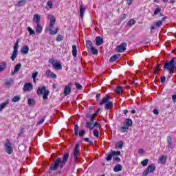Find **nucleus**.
Returning <instances> with one entry per match:
<instances>
[{
    "label": "nucleus",
    "mask_w": 176,
    "mask_h": 176,
    "mask_svg": "<svg viewBox=\"0 0 176 176\" xmlns=\"http://www.w3.org/2000/svg\"><path fill=\"white\" fill-rule=\"evenodd\" d=\"M68 159H69V153H65L63 155L62 159L60 157H58L50 166L49 173L52 174V171H57V170H58V167H60V168H63L65 164H67Z\"/></svg>",
    "instance_id": "f257e3e1"
},
{
    "label": "nucleus",
    "mask_w": 176,
    "mask_h": 176,
    "mask_svg": "<svg viewBox=\"0 0 176 176\" xmlns=\"http://www.w3.org/2000/svg\"><path fill=\"white\" fill-rule=\"evenodd\" d=\"M49 19L50 20L49 26L46 28L45 31L50 32V35H56L60 31L58 28H56L55 30H53L54 28V25L56 24V18L53 16H50Z\"/></svg>",
    "instance_id": "f03ea898"
},
{
    "label": "nucleus",
    "mask_w": 176,
    "mask_h": 176,
    "mask_svg": "<svg viewBox=\"0 0 176 176\" xmlns=\"http://www.w3.org/2000/svg\"><path fill=\"white\" fill-rule=\"evenodd\" d=\"M110 99L111 98L109 96L104 97L100 103V106L101 107L104 104V109H111L113 107V102H109Z\"/></svg>",
    "instance_id": "7ed1b4c3"
},
{
    "label": "nucleus",
    "mask_w": 176,
    "mask_h": 176,
    "mask_svg": "<svg viewBox=\"0 0 176 176\" xmlns=\"http://www.w3.org/2000/svg\"><path fill=\"white\" fill-rule=\"evenodd\" d=\"M131 126H133V120L127 118L124 122L123 126L120 128V131H121V133H127L129 127H131Z\"/></svg>",
    "instance_id": "20e7f679"
},
{
    "label": "nucleus",
    "mask_w": 176,
    "mask_h": 176,
    "mask_svg": "<svg viewBox=\"0 0 176 176\" xmlns=\"http://www.w3.org/2000/svg\"><path fill=\"white\" fill-rule=\"evenodd\" d=\"M19 52V41H16L14 45V50L12 53V56L10 57L12 61H14L16 58H17V53Z\"/></svg>",
    "instance_id": "39448f33"
},
{
    "label": "nucleus",
    "mask_w": 176,
    "mask_h": 176,
    "mask_svg": "<svg viewBox=\"0 0 176 176\" xmlns=\"http://www.w3.org/2000/svg\"><path fill=\"white\" fill-rule=\"evenodd\" d=\"M4 146L8 155H12V153H13V147L12 146V143L10 142L6 141L4 144Z\"/></svg>",
    "instance_id": "423d86ee"
},
{
    "label": "nucleus",
    "mask_w": 176,
    "mask_h": 176,
    "mask_svg": "<svg viewBox=\"0 0 176 176\" xmlns=\"http://www.w3.org/2000/svg\"><path fill=\"white\" fill-rule=\"evenodd\" d=\"M156 170V166L155 164H151L148 168L143 172V176L148 175V173H153Z\"/></svg>",
    "instance_id": "0eeeda50"
},
{
    "label": "nucleus",
    "mask_w": 176,
    "mask_h": 176,
    "mask_svg": "<svg viewBox=\"0 0 176 176\" xmlns=\"http://www.w3.org/2000/svg\"><path fill=\"white\" fill-rule=\"evenodd\" d=\"M49 63L53 65L55 69H57L58 71L63 69V65H61L60 62H54L53 59H49Z\"/></svg>",
    "instance_id": "6e6552de"
},
{
    "label": "nucleus",
    "mask_w": 176,
    "mask_h": 176,
    "mask_svg": "<svg viewBox=\"0 0 176 176\" xmlns=\"http://www.w3.org/2000/svg\"><path fill=\"white\" fill-rule=\"evenodd\" d=\"M126 47H127V43H122L116 47V52L118 53H123V52H126Z\"/></svg>",
    "instance_id": "1a4fd4ad"
},
{
    "label": "nucleus",
    "mask_w": 176,
    "mask_h": 176,
    "mask_svg": "<svg viewBox=\"0 0 176 176\" xmlns=\"http://www.w3.org/2000/svg\"><path fill=\"white\" fill-rule=\"evenodd\" d=\"M79 148H80V144H79V143H77L73 151V155L74 156L75 160H78V156H79Z\"/></svg>",
    "instance_id": "9d476101"
},
{
    "label": "nucleus",
    "mask_w": 176,
    "mask_h": 176,
    "mask_svg": "<svg viewBox=\"0 0 176 176\" xmlns=\"http://www.w3.org/2000/svg\"><path fill=\"white\" fill-rule=\"evenodd\" d=\"M32 89H34V86L32 85V83L31 82H26L23 85V91H32Z\"/></svg>",
    "instance_id": "9b49d317"
},
{
    "label": "nucleus",
    "mask_w": 176,
    "mask_h": 176,
    "mask_svg": "<svg viewBox=\"0 0 176 176\" xmlns=\"http://www.w3.org/2000/svg\"><path fill=\"white\" fill-rule=\"evenodd\" d=\"M72 86V83L69 82L67 85H66L64 89V96H69V94H71V87Z\"/></svg>",
    "instance_id": "f8f14e48"
},
{
    "label": "nucleus",
    "mask_w": 176,
    "mask_h": 176,
    "mask_svg": "<svg viewBox=\"0 0 176 176\" xmlns=\"http://www.w3.org/2000/svg\"><path fill=\"white\" fill-rule=\"evenodd\" d=\"M167 155H163L158 158V162L160 163L161 164H166L167 163Z\"/></svg>",
    "instance_id": "ddd939ff"
},
{
    "label": "nucleus",
    "mask_w": 176,
    "mask_h": 176,
    "mask_svg": "<svg viewBox=\"0 0 176 176\" xmlns=\"http://www.w3.org/2000/svg\"><path fill=\"white\" fill-rule=\"evenodd\" d=\"M96 46H101V45H102L104 43V39L101 36H97L96 38Z\"/></svg>",
    "instance_id": "4468645a"
},
{
    "label": "nucleus",
    "mask_w": 176,
    "mask_h": 176,
    "mask_svg": "<svg viewBox=\"0 0 176 176\" xmlns=\"http://www.w3.org/2000/svg\"><path fill=\"white\" fill-rule=\"evenodd\" d=\"M33 21L36 23V24H41V16L38 14H35L33 16Z\"/></svg>",
    "instance_id": "2eb2a0df"
},
{
    "label": "nucleus",
    "mask_w": 176,
    "mask_h": 176,
    "mask_svg": "<svg viewBox=\"0 0 176 176\" xmlns=\"http://www.w3.org/2000/svg\"><path fill=\"white\" fill-rule=\"evenodd\" d=\"M47 90H46V87L43 86L42 87H38L37 89V94L38 96H42V94H43V91L45 93V91H47Z\"/></svg>",
    "instance_id": "dca6fc26"
},
{
    "label": "nucleus",
    "mask_w": 176,
    "mask_h": 176,
    "mask_svg": "<svg viewBox=\"0 0 176 176\" xmlns=\"http://www.w3.org/2000/svg\"><path fill=\"white\" fill-rule=\"evenodd\" d=\"M28 52H30V47L27 45H24L21 49V52L22 54H28Z\"/></svg>",
    "instance_id": "f3484780"
},
{
    "label": "nucleus",
    "mask_w": 176,
    "mask_h": 176,
    "mask_svg": "<svg viewBox=\"0 0 176 176\" xmlns=\"http://www.w3.org/2000/svg\"><path fill=\"white\" fill-rule=\"evenodd\" d=\"M162 24H163V23L160 21H155L154 23V25L153 26H151V30H156V28H159V27L162 26Z\"/></svg>",
    "instance_id": "a211bd4d"
},
{
    "label": "nucleus",
    "mask_w": 176,
    "mask_h": 176,
    "mask_svg": "<svg viewBox=\"0 0 176 176\" xmlns=\"http://www.w3.org/2000/svg\"><path fill=\"white\" fill-rule=\"evenodd\" d=\"M20 68H21V63H19L14 67V70L11 72V75H16L20 71Z\"/></svg>",
    "instance_id": "6ab92c4d"
},
{
    "label": "nucleus",
    "mask_w": 176,
    "mask_h": 176,
    "mask_svg": "<svg viewBox=\"0 0 176 176\" xmlns=\"http://www.w3.org/2000/svg\"><path fill=\"white\" fill-rule=\"evenodd\" d=\"M85 12H86V8L83 7V4L80 6V16L81 19H83V16L85 15Z\"/></svg>",
    "instance_id": "aec40b11"
},
{
    "label": "nucleus",
    "mask_w": 176,
    "mask_h": 176,
    "mask_svg": "<svg viewBox=\"0 0 176 176\" xmlns=\"http://www.w3.org/2000/svg\"><path fill=\"white\" fill-rule=\"evenodd\" d=\"M8 105H9V100H6V102L1 103L0 104V112H2V111H3V109H5Z\"/></svg>",
    "instance_id": "412c9836"
},
{
    "label": "nucleus",
    "mask_w": 176,
    "mask_h": 176,
    "mask_svg": "<svg viewBox=\"0 0 176 176\" xmlns=\"http://www.w3.org/2000/svg\"><path fill=\"white\" fill-rule=\"evenodd\" d=\"M85 127L86 129H89V130H93L94 129V122L87 121Z\"/></svg>",
    "instance_id": "4be33fe9"
},
{
    "label": "nucleus",
    "mask_w": 176,
    "mask_h": 176,
    "mask_svg": "<svg viewBox=\"0 0 176 176\" xmlns=\"http://www.w3.org/2000/svg\"><path fill=\"white\" fill-rule=\"evenodd\" d=\"M42 31H43V28L41 25V23H38L36 28V34H42Z\"/></svg>",
    "instance_id": "5701e85b"
},
{
    "label": "nucleus",
    "mask_w": 176,
    "mask_h": 176,
    "mask_svg": "<svg viewBox=\"0 0 176 176\" xmlns=\"http://www.w3.org/2000/svg\"><path fill=\"white\" fill-rule=\"evenodd\" d=\"M122 168H123V166L120 164H117L113 168V172L114 173H119V171H122Z\"/></svg>",
    "instance_id": "b1692460"
},
{
    "label": "nucleus",
    "mask_w": 176,
    "mask_h": 176,
    "mask_svg": "<svg viewBox=\"0 0 176 176\" xmlns=\"http://www.w3.org/2000/svg\"><path fill=\"white\" fill-rule=\"evenodd\" d=\"M72 53L73 57H76L78 56V48H77L76 45L72 46Z\"/></svg>",
    "instance_id": "393cba45"
},
{
    "label": "nucleus",
    "mask_w": 176,
    "mask_h": 176,
    "mask_svg": "<svg viewBox=\"0 0 176 176\" xmlns=\"http://www.w3.org/2000/svg\"><path fill=\"white\" fill-rule=\"evenodd\" d=\"M119 58V55H113L110 59H109V62L110 63H115V61H116V60H118Z\"/></svg>",
    "instance_id": "a878e982"
},
{
    "label": "nucleus",
    "mask_w": 176,
    "mask_h": 176,
    "mask_svg": "<svg viewBox=\"0 0 176 176\" xmlns=\"http://www.w3.org/2000/svg\"><path fill=\"white\" fill-rule=\"evenodd\" d=\"M28 104L30 107H34V105H35V100H34V98H28Z\"/></svg>",
    "instance_id": "bb28decb"
},
{
    "label": "nucleus",
    "mask_w": 176,
    "mask_h": 176,
    "mask_svg": "<svg viewBox=\"0 0 176 176\" xmlns=\"http://www.w3.org/2000/svg\"><path fill=\"white\" fill-rule=\"evenodd\" d=\"M8 65V63L6 62H2L0 63V72H2L5 68H6V66Z\"/></svg>",
    "instance_id": "cd10ccee"
},
{
    "label": "nucleus",
    "mask_w": 176,
    "mask_h": 176,
    "mask_svg": "<svg viewBox=\"0 0 176 176\" xmlns=\"http://www.w3.org/2000/svg\"><path fill=\"white\" fill-rule=\"evenodd\" d=\"M115 92L118 93V94H122L123 89H122V87H116L115 89Z\"/></svg>",
    "instance_id": "c85d7f7f"
},
{
    "label": "nucleus",
    "mask_w": 176,
    "mask_h": 176,
    "mask_svg": "<svg viewBox=\"0 0 176 176\" xmlns=\"http://www.w3.org/2000/svg\"><path fill=\"white\" fill-rule=\"evenodd\" d=\"M85 46H86V47H87V49H89L90 50L91 48L93 47V43H91V41H87Z\"/></svg>",
    "instance_id": "c756f323"
},
{
    "label": "nucleus",
    "mask_w": 176,
    "mask_h": 176,
    "mask_svg": "<svg viewBox=\"0 0 176 176\" xmlns=\"http://www.w3.org/2000/svg\"><path fill=\"white\" fill-rule=\"evenodd\" d=\"M112 156H113V154L111 151V152L108 153L107 157H106L107 162H111V160H112Z\"/></svg>",
    "instance_id": "7c9ffc66"
},
{
    "label": "nucleus",
    "mask_w": 176,
    "mask_h": 176,
    "mask_svg": "<svg viewBox=\"0 0 176 176\" xmlns=\"http://www.w3.org/2000/svg\"><path fill=\"white\" fill-rule=\"evenodd\" d=\"M26 2H27L26 0H19V1L16 4V6H24Z\"/></svg>",
    "instance_id": "2f4dec72"
},
{
    "label": "nucleus",
    "mask_w": 176,
    "mask_h": 176,
    "mask_svg": "<svg viewBox=\"0 0 176 176\" xmlns=\"http://www.w3.org/2000/svg\"><path fill=\"white\" fill-rule=\"evenodd\" d=\"M20 100H21V98L20 96H16L12 99V102H19Z\"/></svg>",
    "instance_id": "473e14b6"
},
{
    "label": "nucleus",
    "mask_w": 176,
    "mask_h": 176,
    "mask_svg": "<svg viewBox=\"0 0 176 176\" xmlns=\"http://www.w3.org/2000/svg\"><path fill=\"white\" fill-rule=\"evenodd\" d=\"M34 83H36V76H38V72H35L32 74Z\"/></svg>",
    "instance_id": "72a5a7b5"
},
{
    "label": "nucleus",
    "mask_w": 176,
    "mask_h": 176,
    "mask_svg": "<svg viewBox=\"0 0 176 176\" xmlns=\"http://www.w3.org/2000/svg\"><path fill=\"white\" fill-rule=\"evenodd\" d=\"M50 93L49 90H47L43 94V100H47V96H49Z\"/></svg>",
    "instance_id": "f704fd0d"
},
{
    "label": "nucleus",
    "mask_w": 176,
    "mask_h": 176,
    "mask_svg": "<svg viewBox=\"0 0 176 176\" xmlns=\"http://www.w3.org/2000/svg\"><path fill=\"white\" fill-rule=\"evenodd\" d=\"M28 31L30 34V35H35V30H32L31 27H28Z\"/></svg>",
    "instance_id": "c9c22d12"
},
{
    "label": "nucleus",
    "mask_w": 176,
    "mask_h": 176,
    "mask_svg": "<svg viewBox=\"0 0 176 176\" xmlns=\"http://www.w3.org/2000/svg\"><path fill=\"white\" fill-rule=\"evenodd\" d=\"M167 142H168V144L169 145V146H171V145H173V139H172L171 136L167 137Z\"/></svg>",
    "instance_id": "e433bc0d"
},
{
    "label": "nucleus",
    "mask_w": 176,
    "mask_h": 176,
    "mask_svg": "<svg viewBox=\"0 0 176 176\" xmlns=\"http://www.w3.org/2000/svg\"><path fill=\"white\" fill-rule=\"evenodd\" d=\"M148 162H149V160L148 159H145L144 160L141 162V164H142V166H143V167H145V166H148Z\"/></svg>",
    "instance_id": "4c0bfd02"
},
{
    "label": "nucleus",
    "mask_w": 176,
    "mask_h": 176,
    "mask_svg": "<svg viewBox=\"0 0 176 176\" xmlns=\"http://www.w3.org/2000/svg\"><path fill=\"white\" fill-rule=\"evenodd\" d=\"M89 50L91 52L92 54H98V50L94 47H92Z\"/></svg>",
    "instance_id": "58836bf2"
},
{
    "label": "nucleus",
    "mask_w": 176,
    "mask_h": 176,
    "mask_svg": "<svg viewBox=\"0 0 176 176\" xmlns=\"http://www.w3.org/2000/svg\"><path fill=\"white\" fill-rule=\"evenodd\" d=\"M94 137H96V138H98V137H100V132L98 131V130H97V129H94Z\"/></svg>",
    "instance_id": "ea45409f"
},
{
    "label": "nucleus",
    "mask_w": 176,
    "mask_h": 176,
    "mask_svg": "<svg viewBox=\"0 0 176 176\" xmlns=\"http://www.w3.org/2000/svg\"><path fill=\"white\" fill-rule=\"evenodd\" d=\"M111 153H113V156H120V155H122L120 151H111Z\"/></svg>",
    "instance_id": "a19ab883"
},
{
    "label": "nucleus",
    "mask_w": 176,
    "mask_h": 176,
    "mask_svg": "<svg viewBox=\"0 0 176 176\" xmlns=\"http://www.w3.org/2000/svg\"><path fill=\"white\" fill-rule=\"evenodd\" d=\"M79 129V126H78V124H76L74 126V134L76 136H78V129Z\"/></svg>",
    "instance_id": "79ce46f5"
},
{
    "label": "nucleus",
    "mask_w": 176,
    "mask_h": 176,
    "mask_svg": "<svg viewBox=\"0 0 176 176\" xmlns=\"http://www.w3.org/2000/svg\"><path fill=\"white\" fill-rule=\"evenodd\" d=\"M87 118L89 119L90 122H94V116L88 114L87 115Z\"/></svg>",
    "instance_id": "37998d69"
},
{
    "label": "nucleus",
    "mask_w": 176,
    "mask_h": 176,
    "mask_svg": "<svg viewBox=\"0 0 176 176\" xmlns=\"http://www.w3.org/2000/svg\"><path fill=\"white\" fill-rule=\"evenodd\" d=\"M134 24H135V20H134V19H131L128 22V25H130L131 27L134 25Z\"/></svg>",
    "instance_id": "c03bdc74"
},
{
    "label": "nucleus",
    "mask_w": 176,
    "mask_h": 176,
    "mask_svg": "<svg viewBox=\"0 0 176 176\" xmlns=\"http://www.w3.org/2000/svg\"><path fill=\"white\" fill-rule=\"evenodd\" d=\"M162 12L161 8H156L155 10L154 11V16H156V14H159Z\"/></svg>",
    "instance_id": "a18cd8bd"
},
{
    "label": "nucleus",
    "mask_w": 176,
    "mask_h": 176,
    "mask_svg": "<svg viewBox=\"0 0 176 176\" xmlns=\"http://www.w3.org/2000/svg\"><path fill=\"white\" fill-rule=\"evenodd\" d=\"M78 135L79 137H83V135H85V134H86V131L85 130H82L80 132H78Z\"/></svg>",
    "instance_id": "49530a36"
},
{
    "label": "nucleus",
    "mask_w": 176,
    "mask_h": 176,
    "mask_svg": "<svg viewBox=\"0 0 176 176\" xmlns=\"http://www.w3.org/2000/svg\"><path fill=\"white\" fill-rule=\"evenodd\" d=\"M63 38H64L63 35H58L56 37V42H61V41H63Z\"/></svg>",
    "instance_id": "de8ad7c7"
},
{
    "label": "nucleus",
    "mask_w": 176,
    "mask_h": 176,
    "mask_svg": "<svg viewBox=\"0 0 176 176\" xmlns=\"http://www.w3.org/2000/svg\"><path fill=\"white\" fill-rule=\"evenodd\" d=\"M75 86L77 90H80V89H82V85L78 82L75 83Z\"/></svg>",
    "instance_id": "09e8293b"
},
{
    "label": "nucleus",
    "mask_w": 176,
    "mask_h": 176,
    "mask_svg": "<svg viewBox=\"0 0 176 176\" xmlns=\"http://www.w3.org/2000/svg\"><path fill=\"white\" fill-rule=\"evenodd\" d=\"M45 75L48 78H50V76H52V71L51 70H47L46 72H45Z\"/></svg>",
    "instance_id": "8fccbe9b"
},
{
    "label": "nucleus",
    "mask_w": 176,
    "mask_h": 176,
    "mask_svg": "<svg viewBox=\"0 0 176 176\" xmlns=\"http://www.w3.org/2000/svg\"><path fill=\"white\" fill-rule=\"evenodd\" d=\"M47 6H49V8L50 9H52V8H53V2L52 1H50L47 3Z\"/></svg>",
    "instance_id": "3c124183"
},
{
    "label": "nucleus",
    "mask_w": 176,
    "mask_h": 176,
    "mask_svg": "<svg viewBox=\"0 0 176 176\" xmlns=\"http://www.w3.org/2000/svg\"><path fill=\"white\" fill-rule=\"evenodd\" d=\"M84 141H85V142H89L91 145H93V141L89 140V138H84Z\"/></svg>",
    "instance_id": "603ef678"
},
{
    "label": "nucleus",
    "mask_w": 176,
    "mask_h": 176,
    "mask_svg": "<svg viewBox=\"0 0 176 176\" xmlns=\"http://www.w3.org/2000/svg\"><path fill=\"white\" fill-rule=\"evenodd\" d=\"M94 127H98V129H101V124L98 122H94Z\"/></svg>",
    "instance_id": "864d4df0"
},
{
    "label": "nucleus",
    "mask_w": 176,
    "mask_h": 176,
    "mask_svg": "<svg viewBox=\"0 0 176 176\" xmlns=\"http://www.w3.org/2000/svg\"><path fill=\"white\" fill-rule=\"evenodd\" d=\"M50 78L52 79H57V75H56L54 73H52Z\"/></svg>",
    "instance_id": "5fc2aeb1"
},
{
    "label": "nucleus",
    "mask_w": 176,
    "mask_h": 176,
    "mask_svg": "<svg viewBox=\"0 0 176 176\" xmlns=\"http://www.w3.org/2000/svg\"><path fill=\"white\" fill-rule=\"evenodd\" d=\"M23 134H24V129L22 128L20 130V133H18V135H19V137H21V135H23Z\"/></svg>",
    "instance_id": "6e6d98bb"
},
{
    "label": "nucleus",
    "mask_w": 176,
    "mask_h": 176,
    "mask_svg": "<svg viewBox=\"0 0 176 176\" xmlns=\"http://www.w3.org/2000/svg\"><path fill=\"white\" fill-rule=\"evenodd\" d=\"M161 82L162 83H164L166 82V76H161Z\"/></svg>",
    "instance_id": "4d7b16f0"
},
{
    "label": "nucleus",
    "mask_w": 176,
    "mask_h": 176,
    "mask_svg": "<svg viewBox=\"0 0 176 176\" xmlns=\"http://www.w3.org/2000/svg\"><path fill=\"white\" fill-rule=\"evenodd\" d=\"M45 119H46L45 117H43L41 120H39L38 122V124H42L45 122Z\"/></svg>",
    "instance_id": "13d9d810"
},
{
    "label": "nucleus",
    "mask_w": 176,
    "mask_h": 176,
    "mask_svg": "<svg viewBox=\"0 0 176 176\" xmlns=\"http://www.w3.org/2000/svg\"><path fill=\"white\" fill-rule=\"evenodd\" d=\"M117 146H118V148H122L123 147V142H120Z\"/></svg>",
    "instance_id": "bf43d9fd"
},
{
    "label": "nucleus",
    "mask_w": 176,
    "mask_h": 176,
    "mask_svg": "<svg viewBox=\"0 0 176 176\" xmlns=\"http://www.w3.org/2000/svg\"><path fill=\"white\" fill-rule=\"evenodd\" d=\"M113 159L116 162H120V157H113Z\"/></svg>",
    "instance_id": "052dcab7"
},
{
    "label": "nucleus",
    "mask_w": 176,
    "mask_h": 176,
    "mask_svg": "<svg viewBox=\"0 0 176 176\" xmlns=\"http://www.w3.org/2000/svg\"><path fill=\"white\" fill-rule=\"evenodd\" d=\"M153 113H154V115H159V110L155 109L153 110Z\"/></svg>",
    "instance_id": "680f3d73"
},
{
    "label": "nucleus",
    "mask_w": 176,
    "mask_h": 176,
    "mask_svg": "<svg viewBox=\"0 0 176 176\" xmlns=\"http://www.w3.org/2000/svg\"><path fill=\"white\" fill-rule=\"evenodd\" d=\"M12 82H13V80H11L10 81H7L6 82V84L7 85V86H10V85H12Z\"/></svg>",
    "instance_id": "e2e57ef3"
},
{
    "label": "nucleus",
    "mask_w": 176,
    "mask_h": 176,
    "mask_svg": "<svg viewBox=\"0 0 176 176\" xmlns=\"http://www.w3.org/2000/svg\"><path fill=\"white\" fill-rule=\"evenodd\" d=\"M172 100H173V102H176V95L172 96Z\"/></svg>",
    "instance_id": "0e129e2a"
},
{
    "label": "nucleus",
    "mask_w": 176,
    "mask_h": 176,
    "mask_svg": "<svg viewBox=\"0 0 176 176\" xmlns=\"http://www.w3.org/2000/svg\"><path fill=\"white\" fill-rule=\"evenodd\" d=\"M154 74H159V68H155L154 70Z\"/></svg>",
    "instance_id": "69168bd1"
},
{
    "label": "nucleus",
    "mask_w": 176,
    "mask_h": 176,
    "mask_svg": "<svg viewBox=\"0 0 176 176\" xmlns=\"http://www.w3.org/2000/svg\"><path fill=\"white\" fill-rule=\"evenodd\" d=\"M121 20H125L126 19V14H122L120 17Z\"/></svg>",
    "instance_id": "338daca9"
},
{
    "label": "nucleus",
    "mask_w": 176,
    "mask_h": 176,
    "mask_svg": "<svg viewBox=\"0 0 176 176\" xmlns=\"http://www.w3.org/2000/svg\"><path fill=\"white\" fill-rule=\"evenodd\" d=\"M100 97H101V94H98L96 96V100H99Z\"/></svg>",
    "instance_id": "774afa93"
}]
</instances>
